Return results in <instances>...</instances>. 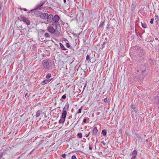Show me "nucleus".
Here are the masks:
<instances>
[{
  "label": "nucleus",
  "mask_w": 159,
  "mask_h": 159,
  "mask_svg": "<svg viewBox=\"0 0 159 159\" xmlns=\"http://www.w3.org/2000/svg\"><path fill=\"white\" fill-rule=\"evenodd\" d=\"M21 9L25 11H27V10L25 8H23L22 9Z\"/></svg>",
  "instance_id": "ea45409f"
},
{
  "label": "nucleus",
  "mask_w": 159,
  "mask_h": 159,
  "mask_svg": "<svg viewBox=\"0 0 159 159\" xmlns=\"http://www.w3.org/2000/svg\"><path fill=\"white\" fill-rule=\"evenodd\" d=\"M89 149L90 150H91L92 149V148L91 147H89Z\"/></svg>",
  "instance_id": "de8ad7c7"
},
{
  "label": "nucleus",
  "mask_w": 159,
  "mask_h": 159,
  "mask_svg": "<svg viewBox=\"0 0 159 159\" xmlns=\"http://www.w3.org/2000/svg\"><path fill=\"white\" fill-rule=\"evenodd\" d=\"M104 21H103V22H102L99 25L98 28H102L103 27V26H104Z\"/></svg>",
  "instance_id": "412c9836"
},
{
  "label": "nucleus",
  "mask_w": 159,
  "mask_h": 159,
  "mask_svg": "<svg viewBox=\"0 0 159 159\" xmlns=\"http://www.w3.org/2000/svg\"><path fill=\"white\" fill-rule=\"evenodd\" d=\"M60 46V47L61 49L62 50H66L67 49L65 48L63 44H62L61 43H59Z\"/></svg>",
  "instance_id": "4468645a"
},
{
  "label": "nucleus",
  "mask_w": 159,
  "mask_h": 159,
  "mask_svg": "<svg viewBox=\"0 0 159 159\" xmlns=\"http://www.w3.org/2000/svg\"><path fill=\"white\" fill-rule=\"evenodd\" d=\"M82 109V107H81L79 109L78 111L77 112V114L80 113L81 112V111Z\"/></svg>",
  "instance_id": "5701e85b"
},
{
  "label": "nucleus",
  "mask_w": 159,
  "mask_h": 159,
  "mask_svg": "<svg viewBox=\"0 0 159 159\" xmlns=\"http://www.w3.org/2000/svg\"><path fill=\"white\" fill-rule=\"evenodd\" d=\"M51 76V74L50 73L48 74L47 75H46V78L47 79H49V78Z\"/></svg>",
  "instance_id": "a878e982"
},
{
  "label": "nucleus",
  "mask_w": 159,
  "mask_h": 159,
  "mask_svg": "<svg viewBox=\"0 0 159 159\" xmlns=\"http://www.w3.org/2000/svg\"><path fill=\"white\" fill-rule=\"evenodd\" d=\"M60 19L59 16L57 15H56L53 17L52 25H54L56 24H57L58 22V21Z\"/></svg>",
  "instance_id": "7ed1b4c3"
},
{
  "label": "nucleus",
  "mask_w": 159,
  "mask_h": 159,
  "mask_svg": "<svg viewBox=\"0 0 159 159\" xmlns=\"http://www.w3.org/2000/svg\"><path fill=\"white\" fill-rule=\"evenodd\" d=\"M42 63L45 68L46 69L49 68L50 66L48 61L44 60L43 61Z\"/></svg>",
  "instance_id": "20e7f679"
},
{
  "label": "nucleus",
  "mask_w": 159,
  "mask_h": 159,
  "mask_svg": "<svg viewBox=\"0 0 159 159\" xmlns=\"http://www.w3.org/2000/svg\"><path fill=\"white\" fill-rule=\"evenodd\" d=\"M60 0H54V2H56V3H59V1Z\"/></svg>",
  "instance_id": "4c0bfd02"
},
{
  "label": "nucleus",
  "mask_w": 159,
  "mask_h": 159,
  "mask_svg": "<svg viewBox=\"0 0 159 159\" xmlns=\"http://www.w3.org/2000/svg\"><path fill=\"white\" fill-rule=\"evenodd\" d=\"M71 159H77V158L75 156L73 155Z\"/></svg>",
  "instance_id": "473e14b6"
},
{
  "label": "nucleus",
  "mask_w": 159,
  "mask_h": 159,
  "mask_svg": "<svg viewBox=\"0 0 159 159\" xmlns=\"http://www.w3.org/2000/svg\"><path fill=\"white\" fill-rule=\"evenodd\" d=\"M27 95H28V93H26L25 94V98H26V96H27Z\"/></svg>",
  "instance_id": "c03bdc74"
},
{
  "label": "nucleus",
  "mask_w": 159,
  "mask_h": 159,
  "mask_svg": "<svg viewBox=\"0 0 159 159\" xmlns=\"http://www.w3.org/2000/svg\"><path fill=\"white\" fill-rule=\"evenodd\" d=\"M92 134L93 135H95L98 133V130L96 127H94L93 130Z\"/></svg>",
  "instance_id": "9b49d317"
},
{
  "label": "nucleus",
  "mask_w": 159,
  "mask_h": 159,
  "mask_svg": "<svg viewBox=\"0 0 159 159\" xmlns=\"http://www.w3.org/2000/svg\"><path fill=\"white\" fill-rule=\"evenodd\" d=\"M146 66L144 65H141L140 67V70L142 72H144L146 70Z\"/></svg>",
  "instance_id": "6e6552de"
},
{
  "label": "nucleus",
  "mask_w": 159,
  "mask_h": 159,
  "mask_svg": "<svg viewBox=\"0 0 159 159\" xmlns=\"http://www.w3.org/2000/svg\"><path fill=\"white\" fill-rule=\"evenodd\" d=\"M87 119L86 118H84L83 119V122L84 123H86Z\"/></svg>",
  "instance_id": "7c9ffc66"
},
{
  "label": "nucleus",
  "mask_w": 159,
  "mask_h": 159,
  "mask_svg": "<svg viewBox=\"0 0 159 159\" xmlns=\"http://www.w3.org/2000/svg\"><path fill=\"white\" fill-rule=\"evenodd\" d=\"M66 119L61 117V118L59 121V124L63 123V124L65 121Z\"/></svg>",
  "instance_id": "dca6fc26"
},
{
  "label": "nucleus",
  "mask_w": 159,
  "mask_h": 159,
  "mask_svg": "<svg viewBox=\"0 0 159 159\" xmlns=\"http://www.w3.org/2000/svg\"><path fill=\"white\" fill-rule=\"evenodd\" d=\"M48 30L49 32L51 33L52 34H54L55 33V30L52 26H50L48 27Z\"/></svg>",
  "instance_id": "0eeeda50"
},
{
  "label": "nucleus",
  "mask_w": 159,
  "mask_h": 159,
  "mask_svg": "<svg viewBox=\"0 0 159 159\" xmlns=\"http://www.w3.org/2000/svg\"><path fill=\"white\" fill-rule=\"evenodd\" d=\"M17 28H20L22 29V25H21L19 26H17Z\"/></svg>",
  "instance_id": "79ce46f5"
},
{
  "label": "nucleus",
  "mask_w": 159,
  "mask_h": 159,
  "mask_svg": "<svg viewBox=\"0 0 159 159\" xmlns=\"http://www.w3.org/2000/svg\"><path fill=\"white\" fill-rule=\"evenodd\" d=\"M85 86H86V85H85V86H84V88L85 87Z\"/></svg>",
  "instance_id": "5fc2aeb1"
},
{
  "label": "nucleus",
  "mask_w": 159,
  "mask_h": 159,
  "mask_svg": "<svg viewBox=\"0 0 159 159\" xmlns=\"http://www.w3.org/2000/svg\"><path fill=\"white\" fill-rule=\"evenodd\" d=\"M66 46L68 48H69L70 47V46L69 43H66Z\"/></svg>",
  "instance_id": "c756f323"
},
{
  "label": "nucleus",
  "mask_w": 159,
  "mask_h": 159,
  "mask_svg": "<svg viewBox=\"0 0 159 159\" xmlns=\"http://www.w3.org/2000/svg\"><path fill=\"white\" fill-rule=\"evenodd\" d=\"M42 112V111L41 110H38L36 112V114L35 115L36 117V118L39 117L40 116Z\"/></svg>",
  "instance_id": "f8f14e48"
},
{
  "label": "nucleus",
  "mask_w": 159,
  "mask_h": 159,
  "mask_svg": "<svg viewBox=\"0 0 159 159\" xmlns=\"http://www.w3.org/2000/svg\"><path fill=\"white\" fill-rule=\"evenodd\" d=\"M137 50H139L140 49V47H137Z\"/></svg>",
  "instance_id": "09e8293b"
},
{
  "label": "nucleus",
  "mask_w": 159,
  "mask_h": 159,
  "mask_svg": "<svg viewBox=\"0 0 159 159\" xmlns=\"http://www.w3.org/2000/svg\"><path fill=\"white\" fill-rule=\"evenodd\" d=\"M18 18L20 21H23L27 25H29L30 24V21L25 17L21 15L20 17H18Z\"/></svg>",
  "instance_id": "f03ea898"
},
{
  "label": "nucleus",
  "mask_w": 159,
  "mask_h": 159,
  "mask_svg": "<svg viewBox=\"0 0 159 159\" xmlns=\"http://www.w3.org/2000/svg\"><path fill=\"white\" fill-rule=\"evenodd\" d=\"M131 159H135V158H133V157H131Z\"/></svg>",
  "instance_id": "603ef678"
},
{
  "label": "nucleus",
  "mask_w": 159,
  "mask_h": 159,
  "mask_svg": "<svg viewBox=\"0 0 159 159\" xmlns=\"http://www.w3.org/2000/svg\"><path fill=\"white\" fill-rule=\"evenodd\" d=\"M131 108L132 109H134L135 108V107L134 105L133 104H132L131 105Z\"/></svg>",
  "instance_id": "72a5a7b5"
},
{
  "label": "nucleus",
  "mask_w": 159,
  "mask_h": 159,
  "mask_svg": "<svg viewBox=\"0 0 159 159\" xmlns=\"http://www.w3.org/2000/svg\"><path fill=\"white\" fill-rule=\"evenodd\" d=\"M112 20L113 21H114V22H116V21L115 20Z\"/></svg>",
  "instance_id": "3c124183"
},
{
  "label": "nucleus",
  "mask_w": 159,
  "mask_h": 159,
  "mask_svg": "<svg viewBox=\"0 0 159 159\" xmlns=\"http://www.w3.org/2000/svg\"><path fill=\"white\" fill-rule=\"evenodd\" d=\"M155 19L156 21L157 24L159 27V17L157 16H155Z\"/></svg>",
  "instance_id": "f3484780"
},
{
  "label": "nucleus",
  "mask_w": 159,
  "mask_h": 159,
  "mask_svg": "<svg viewBox=\"0 0 159 159\" xmlns=\"http://www.w3.org/2000/svg\"><path fill=\"white\" fill-rule=\"evenodd\" d=\"M61 30L60 29H56L55 30V33H54L55 35L57 36H58L60 33Z\"/></svg>",
  "instance_id": "9d476101"
},
{
  "label": "nucleus",
  "mask_w": 159,
  "mask_h": 159,
  "mask_svg": "<svg viewBox=\"0 0 159 159\" xmlns=\"http://www.w3.org/2000/svg\"><path fill=\"white\" fill-rule=\"evenodd\" d=\"M44 35L46 38H49L50 37L49 34L47 33H45L44 34Z\"/></svg>",
  "instance_id": "4be33fe9"
},
{
  "label": "nucleus",
  "mask_w": 159,
  "mask_h": 159,
  "mask_svg": "<svg viewBox=\"0 0 159 159\" xmlns=\"http://www.w3.org/2000/svg\"><path fill=\"white\" fill-rule=\"evenodd\" d=\"M66 156V155L65 154H63L61 155V157L63 158H65Z\"/></svg>",
  "instance_id": "f704fd0d"
},
{
  "label": "nucleus",
  "mask_w": 159,
  "mask_h": 159,
  "mask_svg": "<svg viewBox=\"0 0 159 159\" xmlns=\"http://www.w3.org/2000/svg\"><path fill=\"white\" fill-rule=\"evenodd\" d=\"M137 151L135 150H134L133 151V152H132V157H133V158H134L135 159V158H136V156H137Z\"/></svg>",
  "instance_id": "ddd939ff"
},
{
  "label": "nucleus",
  "mask_w": 159,
  "mask_h": 159,
  "mask_svg": "<svg viewBox=\"0 0 159 159\" xmlns=\"http://www.w3.org/2000/svg\"><path fill=\"white\" fill-rule=\"evenodd\" d=\"M25 29H25V28H24V29H22V30H25Z\"/></svg>",
  "instance_id": "864d4df0"
},
{
  "label": "nucleus",
  "mask_w": 159,
  "mask_h": 159,
  "mask_svg": "<svg viewBox=\"0 0 159 159\" xmlns=\"http://www.w3.org/2000/svg\"><path fill=\"white\" fill-rule=\"evenodd\" d=\"M63 2L64 3H66V0H63Z\"/></svg>",
  "instance_id": "8fccbe9b"
},
{
  "label": "nucleus",
  "mask_w": 159,
  "mask_h": 159,
  "mask_svg": "<svg viewBox=\"0 0 159 159\" xmlns=\"http://www.w3.org/2000/svg\"><path fill=\"white\" fill-rule=\"evenodd\" d=\"M2 3L0 2V10H1L2 9Z\"/></svg>",
  "instance_id": "a19ab883"
},
{
  "label": "nucleus",
  "mask_w": 159,
  "mask_h": 159,
  "mask_svg": "<svg viewBox=\"0 0 159 159\" xmlns=\"http://www.w3.org/2000/svg\"><path fill=\"white\" fill-rule=\"evenodd\" d=\"M53 16L52 14L48 15L47 21L48 23H51L52 21Z\"/></svg>",
  "instance_id": "423d86ee"
},
{
  "label": "nucleus",
  "mask_w": 159,
  "mask_h": 159,
  "mask_svg": "<svg viewBox=\"0 0 159 159\" xmlns=\"http://www.w3.org/2000/svg\"><path fill=\"white\" fill-rule=\"evenodd\" d=\"M122 143H123V141H122Z\"/></svg>",
  "instance_id": "6e6d98bb"
},
{
  "label": "nucleus",
  "mask_w": 159,
  "mask_h": 159,
  "mask_svg": "<svg viewBox=\"0 0 159 159\" xmlns=\"http://www.w3.org/2000/svg\"><path fill=\"white\" fill-rule=\"evenodd\" d=\"M69 103H68V102H67L66 103L64 107L65 109H66L68 110L69 109Z\"/></svg>",
  "instance_id": "aec40b11"
},
{
  "label": "nucleus",
  "mask_w": 159,
  "mask_h": 159,
  "mask_svg": "<svg viewBox=\"0 0 159 159\" xmlns=\"http://www.w3.org/2000/svg\"><path fill=\"white\" fill-rule=\"evenodd\" d=\"M52 79H51L49 80H45L41 82V84L42 85H43L46 84L48 83L50 81L52 80Z\"/></svg>",
  "instance_id": "1a4fd4ad"
},
{
  "label": "nucleus",
  "mask_w": 159,
  "mask_h": 159,
  "mask_svg": "<svg viewBox=\"0 0 159 159\" xmlns=\"http://www.w3.org/2000/svg\"><path fill=\"white\" fill-rule=\"evenodd\" d=\"M45 1H41L37 5L36 7H35V9L33 10H31V11H34V10H39L41 8V7L42 6L43 4L45 3Z\"/></svg>",
  "instance_id": "39448f33"
},
{
  "label": "nucleus",
  "mask_w": 159,
  "mask_h": 159,
  "mask_svg": "<svg viewBox=\"0 0 159 159\" xmlns=\"http://www.w3.org/2000/svg\"><path fill=\"white\" fill-rule=\"evenodd\" d=\"M142 26L144 28H146L147 27V25L145 23H142Z\"/></svg>",
  "instance_id": "393cba45"
},
{
  "label": "nucleus",
  "mask_w": 159,
  "mask_h": 159,
  "mask_svg": "<svg viewBox=\"0 0 159 159\" xmlns=\"http://www.w3.org/2000/svg\"><path fill=\"white\" fill-rule=\"evenodd\" d=\"M34 14L36 17H39L41 19L45 20L47 19L48 14L47 13H42L40 11H35Z\"/></svg>",
  "instance_id": "f257e3e1"
},
{
  "label": "nucleus",
  "mask_w": 159,
  "mask_h": 159,
  "mask_svg": "<svg viewBox=\"0 0 159 159\" xmlns=\"http://www.w3.org/2000/svg\"><path fill=\"white\" fill-rule=\"evenodd\" d=\"M67 115V112L62 111L61 117L66 119Z\"/></svg>",
  "instance_id": "2eb2a0df"
},
{
  "label": "nucleus",
  "mask_w": 159,
  "mask_h": 159,
  "mask_svg": "<svg viewBox=\"0 0 159 159\" xmlns=\"http://www.w3.org/2000/svg\"><path fill=\"white\" fill-rule=\"evenodd\" d=\"M77 136L80 138H82V135L81 133H79L77 134Z\"/></svg>",
  "instance_id": "b1692460"
},
{
  "label": "nucleus",
  "mask_w": 159,
  "mask_h": 159,
  "mask_svg": "<svg viewBox=\"0 0 159 159\" xmlns=\"http://www.w3.org/2000/svg\"><path fill=\"white\" fill-rule=\"evenodd\" d=\"M54 25H56V29H61V26L60 24L59 23V22L57 23V24H56Z\"/></svg>",
  "instance_id": "a211bd4d"
},
{
  "label": "nucleus",
  "mask_w": 159,
  "mask_h": 159,
  "mask_svg": "<svg viewBox=\"0 0 159 159\" xmlns=\"http://www.w3.org/2000/svg\"><path fill=\"white\" fill-rule=\"evenodd\" d=\"M90 57L89 55H87L86 56V59L87 60H89L90 59Z\"/></svg>",
  "instance_id": "cd10ccee"
},
{
  "label": "nucleus",
  "mask_w": 159,
  "mask_h": 159,
  "mask_svg": "<svg viewBox=\"0 0 159 159\" xmlns=\"http://www.w3.org/2000/svg\"><path fill=\"white\" fill-rule=\"evenodd\" d=\"M154 18H152V19H151V20H150V22L151 24H152L153 23V21H154Z\"/></svg>",
  "instance_id": "bb28decb"
},
{
  "label": "nucleus",
  "mask_w": 159,
  "mask_h": 159,
  "mask_svg": "<svg viewBox=\"0 0 159 159\" xmlns=\"http://www.w3.org/2000/svg\"><path fill=\"white\" fill-rule=\"evenodd\" d=\"M150 64L151 65H152L153 64V62L151 59L150 60Z\"/></svg>",
  "instance_id": "2f4dec72"
},
{
  "label": "nucleus",
  "mask_w": 159,
  "mask_h": 159,
  "mask_svg": "<svg viewBox=\"0 0 159 159\" xmlns=\"http://www.w3.org/2000/svg\"><path fill=\"white\" fill-rule=\"evenodd\" d=\"M107 130L104 129H103L102 131V134H103L104 136H105L107 134Z\"/></svg>",
  "instance_id": "6ab92c4d"
},
{
  "label": "nucleus",
  "mask_w": 159,
  "mask_h": 159,
  "mask_svg": "<svg viewBox=\"0 0 159 159\" xmlns=\"http://www.w3.org/2000/svg\"><path fill=\"white\" fill-rule=\"evenodd\" d=\"M67 110L65 109L64 107L63 109L62 110V111H64V112H67Z\"/></svg>",
  "instance_id": "e433bc0d"
},
{
  "label": "nucleus",
  "mask_w": 159,
  "mask_h": 159,
  "mask_svg": "<svg viewBox=\"0 0 159 159\" xmlns=\"http://www.w3.org/2000/svg\"><path fill=\"white\" fill-rule=\"evenodd\" d=\"M90 134V132H89L88 134H86L85 135V136L86 137H88L89 136V134Z\"/></svg>",
  "instance_id": "58836bf2"
},
{
  "label": "nucleus",
  "mask_w": 159,
  "mask_h": 159,
  "mask_svg": "<svg viewBox=\"0 0 159 159\" xmlns=\"http://www.w3.org/2000/svg\"><path fill=\"white\" fill-rule=\"evenodd\" d=\"M61 98H63V99H66V94H65L63 95L62 96V97Z\"/></svg>",
  "instance_id": "c85d7f7f"
},
{
  "label": "nucleus",
  "mask_w": 159,
  "mask_h": 159,
  "mask_svg": "<svg viewBox=\"0 0 159 159\" xmlns=\"http://www.w3.org/2000/svg\"><path fill=\"white\" fill-rule=\"evenodd\" d=\"M107 98H105L104 99V102H107Z\"/></svg>",
  "instance_id": "c9c22d12"
},
{
  "label": "nucleus",
  "mask_w": 159,
  "mask_h": 159,
  "mask_svg": "<svg viewBox=\"0 0 159 159\" xmlns=\"http://www.w3.org/2000/svg\"><path fill=\"white\" fill-rule=\"evenodd\" d=\"M106 42H103L102 44V46H103V45H104L105 44H106Z\"/></svg>",
  "instance_id": "a18cd8bd"
},
{
  "label": "nucleus",
  "mask_w": 159,
  "mask_h": 159,
  "mask_svg": "<svg viewBox=\"0 0 159 159\" xmlns=\"http://www.w3.org/2000/svg\"><path fill=\"white\" fill-rule=\"evenodd\" d=\"M140 51L141 52H144V50H143V49H141Z\"/></svg>",
  "instance_id": "37998d69"
},
{
  "label": "nucleus",
  "mask_w": 159,
  "mask_h": 159,
  "mask_svg": "<svg viewBox=\"0 0 159 159\" xmlns=\"http://www.w3.org/2000/svg\"><path fill=\"white\" fill-rule=\"evenodd\" d=\"M34 150L33 149V150L30 153V154H31L32 153V152L34 151Z\"/></svg>",
  "instance_id": "49530a36"
}]
</instances>
